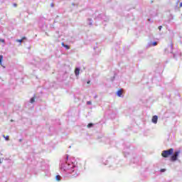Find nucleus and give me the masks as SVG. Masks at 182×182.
<instances>
[{"label": "nucleus", "instance_id": "nucleus-1", "mask_svg": "<svg viewBox=\"0 0 182 182\" xmlns=\"http://www.w3.org/2000/svg\"><path fill=\"white\" fill-rule=\"evenodd\" d=\"M173 153H174V149L171 148L168 150L163 151L161 153V156H162V157L167 159V157H170V156H171V154H173Z\"/></svg>", "mask_w": 182, "mask_h": 182}, {"label": "nucleus", "instance_id": "nucleus-2", "mask_svg": "<svg viewBox=\"0 0 182 182\" xmlns=\"http://www.w3.org/2000/svg\"><path fill=\"white\" fill-rule=\"evenodd\" d=\"M178 154H180V151H176L173 155L171 156V161H176L178 157Z\"/></svg>", "mask_w": 182, "mask_h": 182}, {"label": "nucleus", "instance_id": "nucleus-3", "mask_svg": "<svg viewBox=\"0 0 182 182\" xmlns=\"http://www.w3.org/2000/svg\"><path fill=\"white\" fill-rule=\"evenodd\" d=\"M152 123H154V124H157V120H159V117L157 115H154L152 117Z\"/></svg>", "mask_w": 182, "mask_h": 182}, {"label": "nucleus", "instance_id": "nucleus-4", "mask_svg": "<svg viewBox=\"0 0 182 182\" xmlns=\"http://www.w3.org/2000/svg\"><path fill=\"white\" fill-rule=\"evenodd\" d=\"M117 95L119 97H122V95H123V90L120 89L117 92Z\"/></svg>", "mask_w": 182, "mask_h": 182}, {"label": "nucleus", "instance_id": "nucleus-5", "mask_svg": "<svg viewBox=\"0 0 182 182\" xmlns=\"http://www.w3.org/2000/svg\"><path fill=\"white\" fill-rule=\"evenodd\" d=\"M80 73V69L75 68V76H79Z\"/></svg>", "mask_w": 182, "mask_h": 182}, {"label": "nucleus", "instance_id": "nucleus-6", "mask_svg": "<svg viewBox=\"0 0 182 182\" xmlns=\"http://www.w3.org/2000/svg\"><path fill=\"white\" fill-rule=\"evenodd\" d=\"M61 45L62 46H63V48H65V49H68V50L70 49V47L68 45H65V43H62Z\"/></svg>", "mask_w": 182, "mask_h": 182}, {"label": "nucleus", "instance_id": "nucleus-7", "mask_svg": "<svg viewBox=\"0 0 182 182\" xmlns=\"http://www.w3.org/2000/svg\"><path fill=\"white\" fill-rule=\"evenodd\" d=\"M2 60H4V55H0V65H2Z\"/></svg>", "mask_w": 182, "mask_h": 182}, {"label": "nucleus", "instance_id": "nucleus-8", "mask_svg": "<svg viewBox=\"0 0 182 182\" xmlns=\"http://www.w3.org/2000/svg\"><path fill=\"white\" fill-rule=\"evenodd\" d=\"M55 180H56L57 181H60V176L57 175V176H55Z\"/></svg>", "mask_w": 182, "mask_h": 182}, {"label": "nucleus", "instance_id": "nucleus-9", "mask_svg": "<svg viewBox=\"0 0 182 182\" xmlns=\"http://www.w3.org/2000/svg\"><path fill=\"white\" fill-rule=\"evenodd\" d=\"M31 103H35V97L31 99Z\"/></svg>", "mask_w": 182, "mask_h": 182}, {"label": "nucleus", "instance_id": "nucleus-10", "mask_svg": "<svg viewBox=\"0 0 182 182\" xmlns=\"http://www.w3.org/2000/svg\"><path fill=\"white\" fill-rule=\"evenodd\" d=\"M16 42H18L20 44H21L22 43V39H17V40H16Z\"/></svg>", "mask_w": 182, "mask_h": 182}, {"label": "nucleus", "instance_id": "nucleus-11", "mask_svg": "<svg viewBox=\"0 0 182 182\" xmlns=\"http://www.w3.org/2000/svg\"><path fill=\"white\" fill-rule=\"evenodd\" d=\"M3 137H4V139H6L7 141L9 140V136H5V135H4Z\"/></svg>", "mask_w": 182, "mask_h": 182}, {"label": "nucleus", "instance_id": "nucleus-12", "mask_svg": "<svg viewBox=\"0 0 182 182\" xmlns=\"http://www.w3.org/2000/svg\"><path fill=\"white\" fill-rule=\"evenodd\" d=\"M93 127V124L90 123L87 124V127Z\"/></svg>", "mask_w": 182, "mask_h": 182}, {"label": "nucleus", "instance_id": "nucleus-13", "mask_svg": "<svg viewBox=\"0 0 182 182\" xmlns=\"http://www.w3.org/2000/svg\"><path fill=\"white\" fill-rule=\"evenodd\" d=\"M152 45H153V46H157V42H154V43H152Z\"/></svg>", "mask_w": 182, "mask_h": 182}, {"label": "nucleus", "instance_id": "nucleus-14", "mask_svg": "<svg viewBox=\"0 0 182 182\" xmlns=\"http://www.w3.org/2000/svg\"><path fill=\"white\" fill-rule=\"evenodd\" d=\"M0 42H2V43H5V40H4V39H0Z\"/></svg>", "mask_w": 182, "mask_h": 182}, {"label": "nucleus", "instance_id": "nucleus-15", "mask_svg": "<svg viewBox=\"0 0 182 182\" xmlns=\"http://www.w3.org/2000/svg\"><path fill=\"white\" fill-rule=\"evenodd\" d=\"M164 171H166V169H165V168L161 169V173H164Z\"/></svg>", "mask_w": 182, "mask_h": 182}, {"label": "nucleus", "instance_id": "nucleus-16", "mask_svg": "<svg viewBox=\"0 0 182 182\" xmlns=\"http://www.w3.org/2000/svg\"><path fill=\"white\" fill-rule=\"evenodd\" d=\"M87 105H92V102L90 101L87 102Z\"/></svg>", "mask_w": 182, "mask_h": 182}, {"label": "nucleus", "instance_id": "nucleus-17", "mask_svg": "<svg viewBox=\"0 0 182 182\" xmlns=\"http://www.w3.org/2000/svg\"><path fill=\"white\" fill-rule=\"evenodd\" d=\"M25 39H26V37H25V36L22 37V38H21L22 41H25Z\"/></svg>", "mask_w": 182, "mask_h": 182}, {"label": "nucleus", "instance_id": "nucleus-18", "mask_svg": "<svg viewBox=\"0 0 182 182\" xmlns=\"http://www.w3.org/2000/svg\"><path fill=\"white\" fill-rule=\"evenodd\" d=\"M158 28H159V31H161V28H162L161 26H159Z\"/></svg>", "mask_w": 182, "mask_h": 182}, {"label": "nucleus", "instance_id": "nucleus-19", "mask_svg": "<svg viewBox=\"0 0 182 182\" xmlns=\"http://www.w3.org/2000/svg\"><path fill=\"white\" fill-rule=\"evenodd\" d=\"M179 8H182V2L179 4Z\"/></svg>", "mask_w": 182, "mask_h": 182}, {"label": "nucleus", "instance_id": "nucleus-20", "mask_svg": "<svg viewBox=\"0 0 182 182\" xmlns=\"http://www.w3.org/2000/svg\"><path fill=\"white\" fill-rule=\"evenodd\" d=\"M14 6L16 7V6H18V4H14Z\"/></svg>", "mask_w": 182, "mask_h": 182}, {"label": "nucleus", "instance_id": "nucleus-21", "mask_svg": "<svg viewBox=\"0 0 182 182\" xmlns=\"http://www.w3.org/2000/svg\"><path fill=\"white\" fill-rule=\"evenodd\" d=\"M87 85H89V83H90V80L87 82Z\"/></svg>", "mask_w": 182, "mask_h": 182}, {"label": "nucleus", "instance_id": "nucleus-22", "mask_svg": "<svg viewBox=\"0 0 182 182\" xmlns=\"http://www.w3.org/2000/svg\"><path fill=\"white\" fill-rule=\"evenodd\" d=\"M51 6H53V4H51Z\"/></svg>", "mask_w": 182, "mask_h": 182}]
</instances>
